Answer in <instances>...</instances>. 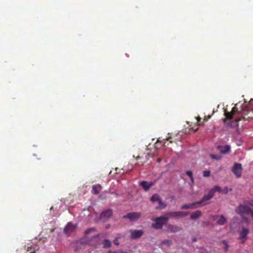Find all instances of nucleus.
<instances>
[{
	"label": "nucleus",
	"mask_w": 253,
	"mask_h": 253,
	"mask_svg": "<svg viewBox=\"0 0 253 253\" xmlns=\"http://www.w3.org/2000/svg\"><path fill=\"white\" fill-rule=\"evenodd\" d=\"M129 232L130 233V237L132 239L138 238L143 234V232L142 230H130Z\"/></svg>",
	"instance_id": "0eeeda50"
},
{
	"label": "nucleus",
	"mask_w": 253,
	"mask_h": 253,
	"mask_svg": "<svg viewBox=\"0 0 253 253\" xmlns=\"http://www.w3.org/2000/svg\"><path fill=\"white\" fill-rule=\"evenodd\" d=\"M196 241V239H193V241L195 242V241Z\"/></svg>",
	"instance_id": "c85d7f7f"
},
{
	"label": "nucleus",
	"mask_w": 253,
	"mask_h": 253,
	"mask_svg": "<svg viewBox=\"0 0 253 253\" xmlns=\"http://www.w3.org/2000/svg\"><path fill=\"white\" fill-rule=\"evenodd\" d=\"M93 231H94V228L89 229L85 231V232H84L85 235H87L88 234H89V233H90L91 232Z\"/></svg>",
	"instance_id": "bb28decb"
},
{
	"label": "nucleus",
	"mask_w": 253,
	"mask_h": 253,
	"mask_svg": "<svg viewBox=\"0 0 253 253\" xmlns=\"http://www.w3.org/2000/svg\"><path fill=\"white\" fill-rule=\"evenodd\" d=\"M160 161H161V160H160V159H158V161L159 162H160Z\"/></svg>",
	"instance_id": "7c9ffc66"
},
{
	"label": "nucleus",
	"mask_w": 253,
	"mask_h": 253,
	"mask_svg": "<svg viewBox=\"0 0 253 253\" xmlns=\"http://www.w3.org/2000/svg\"><path fill=\"white\" fill-rule=\"evenodd\" d=\"M108 253H127L126 252H124L121 250H118L115 252L109 251Z\"/></svg>",
	"instance_id": "a878e982"
},
{
	"label": "nucleus",
	"mask_w": 253,
	"mask_h": 253,
	"mask_svg": "<svg viewBox=\"0 0 253 253\" xmlns=\"http://www.w3.org/2000/svg\"><path fill=\"white\" fill-rule=\"evenodd\" d=\"M121 238L120 235H119V236H118L117 237H116V238H115V239L114 240V243L116 245H117V246H118V245H119V241H118V239H119V238Z\"/></svg>",
	"instance_id": "393cba45"
},
{
	"label": "nucleus",
	"mask_w": 253,
	"mask_h": 253,
	"mask_svg": "<svg viewBox=\"0 0 253 253\" xmlns=\"http://www.w3.org/2000/svg\"><path fill=\"white\" fill-rule=\"evenodd\" d=\"M35 253V252H32V253Z\"/></svg>",
	"instance_id": "2f4dec72"
},
{
	"label": "nucleus",
	"mask_w": 253,
	"mask_h": 253,
	"mask_svg": "<svg viewBox=\"0 0 253 253\" xmlns=\"http://www.w3.org/2000/svg\"><path fill=\"white\" fill-rule=\"evenodd\" d=\"M112 211L110 209L107 210L101 214L102 219H106L111 217L112 215Z\"/></svg>",
	"instance_id": "ddd939ff"
},
{
	"label": "nucleus",
	"mask_w": 253,
	"mask_h": 253,
	"mask_svg": "<svg viewBox=\"0 0 253 253\" xmlns=\"http://www.w3.org/2000/svg\"><path fill=\"white\" fill-rule=\"evenodd\" d=\"M151 200L153 202H158L159 206L158 207V208L159 209H163L166 206L162 202V201L160 199L159 196L157 194L153 195L151 198Z\"/></svg>",
	"instance_id": "423d86ee"
},
{
	"label": "nucleus",
	"mask_w": 253,
	"mask_h": 253,
	"mask_svg": "<svg viewBox=\"0 0 253 253\" xmlns=\"http://www.w3.org/2000/svg\"><path fill=\"white\" fill-rule=\"evenodd\" d=\"M162 244L169 246L171 244V242L169 240H165L162 242Z\"/></svg>",
	"instance_id": "b1692460"
},
{
	"label": "nucleus",
	"mask_w": 253,
	"mask_h": 253,
	"mask_svg": "<svg viewBox=\"0 0 253 253\" xmlns=\"http://www.w3.org/2000/svg\"><path fill=\"white\" fill-rule=\"evenodd\" d=\"M211 171L210 170H205L203 171V176L204 177H209L210 175Z\"/></svg>",
	"instance_id": "5701e85b"
},
{
	"label": "nucleus",
	"mask_w": 253,
	"mask_h": 253,
	"mask_svg": "<svg viewBox=\"0 0 253 253\" xmlns=\"http://www.w3.org/2000/svg\"><path fill=\"white\" fill-rule=\"evenodd\" d=\"M140 216L139 212H131L128 213L127 215L124 216V218H127L131 220H135L138 219Z\"/></svg>",
	"instance_id": "6e6552de"
},
{
	"label": "nucleus",
	"mask_w": 253,
	"mask_h": 253,
	"mask_svg": "<svg viewBox=\"0 0 253 253\" xmlns=\"http://www.w3.org/2000/svg\"><path fill=\"white\" fill-rule=\"evenodd\" d=\"M222 188L218 186H215L212 189H211L207 195H206L203 198V201H208L211 199L214 195L215 192H218L219 193H222Z\"/></svg>",
	"instance_id": "7ed1b4c3"
},
{
	"label": "nucleus",
	"mask_w": 253,
	"mask_h": 253,
	"mask_svg": "<svg viewBox=\"0 0 253 253\" xmlns=\"http://www.w3.org/2000/svg\"><path fill=\"white\" fill-rule=\"evenodd\" d=\"M168 217L166 216L155 218L153 219L155 222L152 224V227L157 229L162 228L164 224L168 220Z\"/></svg>",
	"instance_id": "f03ea898"
},
{
	"label": "nucleus",
	"mask_w": 253,
	"mask_h": 253,
	"mask_svg": "<svg viewBox=\"0 0 253 253\" xmlns=\"http://www.w3.org/2000/svg\"><path fill=\"white\" fill-rule=\"evenodd\" d=\"M201 215V212L199 211H197L191 214L190 218L191 219H196L200 217Z\"/></svg>",
	"instance_id": "f3484780"
},
{
	"label": "nucleus",
	"mask_w": 253,
	"mask_h": 253,
	"mask_svg": "<svg viewBox=\"0 0 253 253\" xmlns=\"http://www.w3.org/2000/svg\"><path fill=\"white\" fill-rule=\"evenodd\" d=\"M111 242L109 240H105L103 241V246L104 248H108L111 246Z\"/></svg>",
	"instance_id": "a211bd4d"
},
{
	"label": "nucleus",
	"mask_w": 253,
	"mask_h": 253,
	"mask_svg": "<svg viewBox=\"0 0 253 253\" xmlns=\"http://www.w3.org/2000/svg\"><path fill=\"white\" fill-rule=\"evenodd\" d=\"M76 227L77 226L76 225L73 224L71 222H69L64 228V232L66 234H70L73 232L76 229Z\"/></svg>",
	"instance_id": "1a4fd4ad"
},
{
	"label": "nucleus",
	"mask_w": 253,
	"mask_h": 253,
	"mask_svg": "<svg viewBox=\"0 0 253 253\" xmlns=\"http://www.w3.org/2000/svg\"><path fill=\"white\" fill-rule=\"evenodd\" d=\"M232 171L237 177H241L242 171V165L235 163L233 167Z\"/></svg>",
	"instance_id": "39448f33"
},
{
	"label": "nucleus",
	"mask_w": 253,
	"mask_h": 253,
	"mask_svg": "<svg viewBox=\"0 0 253 253\" xmlns=\"http://www.w3.org/2000/svg\"><path fill=\"white\" fill-rule=\"evenodd\" d=\"M224 246V249L225 251H226L228 249V245L227 242L225 240H223L221 243Z\"/></svg>",
	"instance_id": "4be33fe9"
},
{
	"label": "nucleus",
	"mask_w": 253,
	"mask_h": 253,
	"mask_svg": "<svg viewBox=\"0 0 253 253\" xmlns=\"http://www.w3.org/2000/svg\"><path fill=\"white\" fill-rule=\"evenodd\" d=\"M101 186L99 184L93 185L92 186V192L94 194H98L101 190Z\"/></svg>",
	"instance_id": "dca6fc26"
},
{
	"label": "nucleus",
	"mask_w": 253,
	"mask_h": 253,
	"mask_svg": "<svg viewBox=\"0 0 253 253\" xmlns=\"http://www.w3.org/2000/svg\"><path fill=\"white\" fill-rule=\"evenodd\" d=\"M200 119H200V118H198V121H199L200 120Z\"/></svg>",
	"instance_id": "c756f323"
},
{
	"label": "nucleus",
	"mask_w": 253,
	"mask_h": 253,
	"mask_svg": "<svg viewBox=\"0 0 253 253\" xmlns=\"http://www.w3.org/2000/svg\"><path fill=\"white\" fill-rule=\"evenodd\" d=\"M188 214V212L186 211H175L169 213V216L183 217L187 215Z\"/></svg>",
	"instance_id": "f8f14e48"
},
{
	"label": "nucleus",
	"mask_w": 253,
	"mask_h": 253,
	"mask_svg": "<svg viewBox=\"0 0 253 253\" xmlns=\"http://www.w3.org/2000/svg\"><path fill=\"white\" fill-rule=\"evenodd\" d=\"M186 174L190 177V180L192 183L194 182V178L193 177V174L191 171H187Z\"/></svg>",
	"instance_id": "6ab92c4d"
},
{
	"label": "nucleus",
	"mask_w": 253,
	"mask_h": 253,
	"mask_svg": "<svg viewBox=\"0 0 253 253\" xmlns=\"http://www.w3.org/2000/svg\"><path fill=\"white\" fill-rule=\"evenodd\" d=\"M217 149L220 153L225 154L230 151L231 147L229 145L219 146L217 147Z\"/></svg>",
	"instance_id": "4468645a"
},
{
	"label": "nucleus",
	"mask_w": 253,
	"mask_h": 253,
	"mask_svg": "<svg viewBox=\"0 0 253 253\" xmlns=\"http://www.w3.org/2000/svg\"><path fill=\"white\" fill-rule=\"evenodd\" d=\"M154 183L153 182H147L145 181H142L139 182V185L142 187V188L147 191L150 189V188L154 185Z\"/></svg>",
	"instance_id": "9b49d317"
},
{
	"label": "nucleus",
	"mask_w": 253,
	"mask_h": 253,
	"mask_svg": "<svg viewBox=\"0 0 253 253\" xmlns=\"http://www.w3.org/2000/svg\"><path fill=\"white\" fill-rule=\"evenodd\" d=\"M231 189H229L227 187H224L222 188V193L226 194L228 193L229 191H231Z\"/></svg>",
	"instance_id": "412c9836"
},
{
	"label": "nucleus",
	"mask_w": 253,
	"mask_h": 253,
	"mask_svg": "<svg viewBox=\"0 0 253 253\" xmlns=\"http://www.w3.org/2000/svg\"><path fill=\"white\" fill-rule=\"evenodd\" d=\"M205 201H203V199L198 202L193 203L189 204H185L181 206V208L182 209H193L196 205L200 206L202 203H203Z\"/></svg>",
	"instance_id": "9d476101"
},
{
	"label": "nucleus",
	"mask_w": 253,
	"mask_h": 253,
	"mask_svg": "<svg viewBox=\"0 0 253 253\" xmlns=\"http://www.w3.org/2000/svg\"><path fill=\"white\" fill-rule=\"evenodd\" d=\"M214 219L217 220V223L219 225H223L226 222V219L223 215L215 216Z\"/></svg>",
	"instance_id": "2eb2a0df"
},
{
	"label": "nucleus",
	"mask_w": 253,
	"mask_h": 253,
	"mask_svg": "<svg viewBox=\"0 0 253 253\" xmlns=\"http://www.w3.org/2000/svg\"><path fill=\"white\" fill-rule=\"evenodd\" d=\"M210 157L211 159H212L213 160H220L221 158V156H220L219 155H214V154H211Z\"/></svg>",
	"instance_id": "aec40b11"
},
{
	"label": "nucleus",
	"mask_w": 253,
	"mask_h": 253,
	"mask_svg": "<svg viewBox=\"0 0 253 253\" xmlns=\"http://www.w3.org/2000/svg\"><path fill=\"white\" fill-rule=\"evenodd\" d=\"M249 233V229L247 228H243L239 231V239L241 240V242L242 244L246 242Z\"/></svg>",
	"instance_id": "20e7f679"
},
{
	"label": "nucleus",
	"mask_w": 253,
	"mask_h": 253,
	"mask_svg": "<svg viewBox=\"0 0 253 253\" xmlns=\"http://www.w3.org/2000/svg\"><path fill=\"white\" fill-rule=\"evenodd\" d=\"M245 222L247 223V224H250L251 223V220H249L248 219H245Z\"/></svg>",
	"instance_id": "cd10ccee"
},
{
	"label": "nucleus",
	"mask_w": 253,
	"mask_h": 253,
	"mask_svg": "<svg viewBox=\"0 0 253 253\" xmlns=\"http://www.w3.org/2000/svg\"><path fill=\"white\" fill-rule=\"evenodd\" d=\"M246 111L245 110H243L242 114L245 115L246 114ZM241 112L240 111H238V109L236 107H234L232 111L229 112H225V115L226 116V118L227 119H232V118H235V120L236 121V126H238V122L241 120V118L239 116H236V115H239L241 114Z\"/></svg>",
	"instance_id": "f257e3e1"
}]
</instances>
